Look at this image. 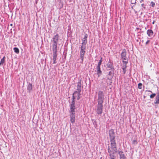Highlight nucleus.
<instances>
[{
  "mask_svg": "<svg viewBox=\"0 0 159 159\" xmlns=\"http://www.w3.org/2000/svg\"><path fill=\"white\" fill-rule=\"evenodd\" d=\"M58 34L55 35L51 40V48L52 52L53 64L57 63L56 60L57 58V44L59 40Z\"/></svg>",
  "mask_w": 159,
  "mask_h": 159,
  "instance_id": "obj_1",
  "label": "nucleus"
},
{
  "mask_svg": "<svg viewBox=\"0 0 159 159\" xmlns=\"http://www.w3.org/2000/svg\"><path fill=\"white\" fill-rule=\"evenodd\" d=\"M110 142V144L108 146L107 148L108 152L109 154L111 153L114 154L115 153L117 152L116 141H112Z\"/></svg>",
  "mask_w": 159,
  "mask_h": 159,
  "instance_id": "obj_2",
  "label": "nucleus"
},
{
  "mask_svg": "<svg viewBox=\"0 0 159 159\" xmlns=\"http://www.w3.org/2000/svg\"><path fill=\"white\" fill-rule=\"evenodd\" d=\"M104 97V95L103 92L101 91H99L98 93V103L103 104Z\"/></svg>",
  "mask_w": 159,
  "mask_h": 159,
  "instance_id": "obj_3",
  "label": "nucleus"
},
{
  "mask_svg": "<svg viewBox=\"0 0 159 159\" xmlns=\"http://www.w3.org/2000/svg\"><path fill=\"white\" fill-rule=\"evenodd\" d=\"M86 46H81L80 51V58L81 59L80 63H83L84 59V55L85 52Z\"/></svg>",
  "mask_w": 159,
  "mask_h": 159,
  "instance_id": "obj_4",
  "label": "nucleus"
},
{
  "mask_svg": "<svg viewBox=\"0 0 159 159\" xmlns=\"http://www.w3.org/2000/svg\"><path fill=\"white\" fill-rule=\"evenodd\" d=\"M103 108V104L98 103L96 110L97 113L99 115H101L102 113Z\"/></svg>",
  "mask_w": 159,
  "mask_h": 159,
  "instance_id": "obj_5",
  "label": "nucleus"
},
{
  "mask_svg": "<svg viewBox=\"0 0 159 159\" xmlns=\"http://www.w3.org/2000/svg\"><path fill=\"white\" fill-rule=\"evenodd\" d=\"M109 134L110 137V139L111 141H115V132L112 129L109 130Z\"/></svg>",
  "mask_w": 159,
  "mask_h": 159,
  "instance_id": "obj_6",
  "label": "nucleus"
},
{
  "mask_svg": "<svg viewBox=\"0 0 159 159\" xmlns=\"http://www.w3.org/2000/svg\"><path fill=\"white\" fill-rule=\"evenodd\" d=\"M126 55V53L125 49H123L122 52L120 54L121 58L123 61H128V58Z\"/></svg>",
  "mask_w": 159,
  "mask_h": 159,
  "instance_id": "obj_7",
  "label": "nucleus"
},
{
  "mask_svg": "<svg viewBox=\"0 0 159 159\" xmlns=\"http://www.w3.org/2000/svg\"><path fill=\"white\" fill-rule=\"evenodd\" d=\"M80 92H79L78 91H75L73 94L72 98L75 99L77 97V100H78L80 98Z\"/></svg>",
  "mask_w": 159,
  "mask_h": 159,
  "instance_id": "obj_8",
  "label": "nucleus"
},
{
  "mask_svg": "<svg viewBox=\"0 0 159 159\" xmlns=\"http://www.w3.org/2000/svg\"><path fill=\"white\" fill-rule=\"evenodd\" d=\"M106 65L107 68L108 69V70H111L113 72L114 68L113 64L111 62L109 61L107 63Z\"/></svg>",
  "mask_w": 159,
  "mask_h": 159,
  "instance_id": "obj_9",
  "label": "nucleus"
},
{
  "mask_svg": "<svg viewBox=\"0 0 159 159\" xmlns=\"http://www.w3.org/2000/svg\"><path fill=\"white\" fill-rule=\"evenodd\" d=\"M70 121L72 123H74L75 121V113H70Z\"/></svg>",
  "mask_w": 159,
  "mask_h": 159,
  "instance_id": "obj_10",
  "label": "nucleus"
},
{
  "mask_svg": "<svg viewBox=\"0 0 159 159\" xmlns=\"http://www.w3.org/2000/svg\"><path fill=\"white\" fill-rule=\"evenodd\" d=\"M118 154L120 155V159H126V157L124 154L123 152L121 151L118 152Z\"/></svg>",
  "mask_w": 159,
  "mask_h": 159,
  "instance_id": "obj_11",
  "label": "nucleus"
},
{
  "mask_svg": "<svg viewBox=\"0 0 159 159\" xmlns=\"http://www.w3.org/2000/svg\"><path fill=\"white\" fill-rule=\"evenodd\" d=\"M97 74L98 75V77L100 76L102 74V71L101 70L100 67L97 66Z\"/></svg>",
  "mask_w": 159,
  "mask_h": 159,
  "instance_id": "obj_12",
  "label": "nucleus"
},
{
  "mask_svg": "<svg viewBox=\"0 0 159 159\" xmlns=\"http://www.w3.org/2000/svg\"><path fill=\"white\" fill-rule=\"evenodd\" d=\"M81 81L80 80L77 83V90L79 92L81 91Z\"/></svg>",
  "mask_w": 159,
  "mask_h": 159,
  "instance_id": "obj_13",
  "label": "nucleus"
},
{
  "mask_svg": "<svg viewBox=\"0 0 159 159\" xmlns=\"http://www.w3.org/2000/svg\"><path fill=\"white\" fill-rule=\"evenodd\" d=\"M154 103L155 104H159V92H158L157 93V95L155 98Z\"/></svg>",
  "mask_w": 159,
  "mask_h": 159,
  "instance_id": "obj_14",
  "label": "nucleus"
},
{
  "mask_svg": "<svg viewBox=\"0 0 159 159\" xmlns=\"http://www.w3.org/2000/svg\"><path fill=\"white\" fill-rule=\"evenodd\" d=\"M147 34L149 36L151 37L153 35V32L151 30H148L147 31Z\"/></svg>",
  "mask_w": 159,
  "mask_h": 159,
  "instance_id": "obj_15",
  "label": "nucleus"
},
{
  "mask_svg": "<svg viewBox=\"0 0 159 159\" xmlns=\"http://www.w3.org/2000/svg\"><path fill=\"white\" fill-rule=\"evenodd\" d=\"M75 105H70V113H75Z\"/></svg>",
  "mask_w": 159,
  "mask_h": 159,
  "instance_id": "obj_16",
  "label": "nucleus"
},
{
  "mask_svg": "<svg viewBox=\"0 0 159 159\" xmlns=\"http://www.w3.org/2000/svg\"><path fill=\"white\" fill-rule=\"evenodd\" d=\"M27 89L29 93L32 91V85L31 84L29 83L27 87Z\"/></svg>",
  "mask_w": 159,
  "mask_h": 159,
  "instance_id": "obj_17",
  "label": "nucleus"
},
{
  "mask_svg": "<svg viewBox=\"0 0 159 159\" xmlns=\"http://www.w3.org/2000/svg\"><path fill=\"white\" fill-rule=\"evenodd\" d=\"M122 62H123V64L122 68H126V65L128 63V61H122Z\"/></svg>",
  "mask_w": 159,
  "mask_h": 159,
  "instance_id": "obj_18",
  "label": "nucleus"
},
{
  "mask_svg": "<svg viewBox=\"0 0 159 159\" xmlns=\"http://www.w3.org/2000/svg\"><path fill=\"white\" fill-rule=\"evenodd\" d=\"M109 159H116V157L114 155V154H109Z\"/></svg>",
  "mask_w": 159,
  "mask_h": 159,
  "instance_id": "obj_19",
  "label": "nucleus"
},
{
  "mask_svg": "<svg viewBox=\"0 0 159 159\" xmlns=\"http://www.w3.org/2000/svg\"><path fill=\"white\" fill-rule=\"evenodd\" d=\"M87 43V39H82V46H86V45Z\"/></svg>",
  "mask_w": 159,
  "mask_h": 159,
  "instance_id": "obj_20",
  "label": "nucleus"
},
{
  "mask_svg": "<svg viewBox=\"0 0 159 159\" xmlns=\"http://www.w3.org/2000/svg\"><path fill=\"white\" fill-rule=\"evenodd\" d=\"M14 52L17 54H18L19 52V49L16 47H15L13 48Z\"/></svg>",
  "mask_w": 159,
  "mask_h": 159,
  "instance_id": "obj_21",
  "label": "nucleus"
},
{
  "mask_svg": "<svg viewBox=\"0 0 159 159\" xmlns=\"http://www.w3.org/2000/svg\"><path fill=\"white\" fill-rule=\"evenodd\" d=\"M6 57L5 56H4L1 59L0 61L1 63H2V64L5 63V59Z\"/></svg>",
  "mask_w": 159,
  "mask_h": 159,
  "instance_id": "obj_22",
  "label": "nucleus"
},
{
  "mask_svg": "<svg viewBox=\"0 0 159 159\" xmlns=\"http://www.w3.org/2000/svg\"><path fill=\"white\" fill-rule=\"evenodd\" d=\"M102 58H101V59L99 60L98 63V66H100H100L102 64Z\"/></svg>",
  "mask_w": 159,
  "mask_h": 159,
  "instance_id": "obj_23",
  "label": "nucleus"
},
{
  "mask_svg": "<svg viewBox=\"0 0 159 159\" xmlns=\"http://www.w3.org/2000/svg\"><path fill=\"white\" fill-rule=\"evenodd\" d=\"M142 84L139 83L138 84V88L139 89H141L142 88Z\"/></svg>",
  "mask_w": 159,
  "mask_h": 159,
  "instance_id": "obj_24",
  "label": "nucleus"
},
{
  "mask_svg": "<svg viewBox=\"0 0 159 159\" xmlns=\"http://www.w3.org/2000/svg\"><path fill=\"white\" fill-rule=\"evenodd\" d=\"M155 5V3L153 2H151L150 5V6L154 7Z\"/></svg>",
  "mask_w": 159,
  "mask_h": 159,
  "instance_id": "obj_25",
  "label": "nucleus"
},
{
  "mask_svg": "<svg viewBox=\"0 0 159 159\" xmlns=\"http://www.w3.org/2000/svg\"><path fill=\"white\" fill-rule=\"evenodd\" d=\"M73 98V100L71 103V104L70 105H75V98Z\"/></svg>",
  "mask_w": 159,
  "mask_h": 159,
  "instance_id": "obj_26",
  "label": "nucleus"
},
{
  "mask_svg": "<svg viewBox=\"0 0 159 159\" xmlns=\"http://www.w3.org/2000/svg\"><path fill=\"white\" fill-rule=\"evenodd\" d=\"M156 95V94L155 93H153L152 94L150 95V98H154V97Z\"/></svg>",
  "mask_w": 159,
  "mask_h": 159,
  "instance_id": "obj_27",
  "label": "nucleus"
},
{
  "mask_svg": "<svg viewBox=\"0 0 159 159\" xmlns=\"http://www.w3.org/2000/svg\"><path fill=\"white\" fill-rule=\"evenodd\" d=\"M122 69L123 70L124 74H125L126 71V68H122Z\"/></svg>",
  "mask_w": 159,
  "mask_h": 159,
  "instance_id": "obj_28",
  "label": "nucleus"
},
{
  "mask_svg": "<svg viewBox=\"0 0 159 159\" xmlns=\"http://www.w3.org/2000/svg\"><path fill=\"white\" fill-rule=\"evenodd\" d=\"M88 37V34H86L84 36V38L83 39H87Z\"/></svg>",
  "mask_w": 159,
  "mask_h": 159,
  "instance_id": "obj_29",
  "label": "nucleus"
},
{
  "mask_svg": "<svg viewBox=\"0 0 159 159\" xmlns=\"http://www.w3.org/2000/svg\"><path fill=\"white\" fill-rule=\"evenodd\" d=\"M132 143L133 144H135V143H137V142H136V140H134L133 141H132Z\"/></svg>",
  "mask_w": 159,
  "mask_h": 159,
  "instance_id": "obj_30",
  "label": "nucleus"
},
{
  "mask_svg": "<svg viewBox=\"0 0 159 159\" xmlns=\"http://www.w3.org/2000/svg\"><path fill=\"white\" fill-rule=\"evenodd\" d=\"M112 72L111 71H110L108 73V75H111L112 74Z\"/></svg>",
  "mask_w": 159,
  "mask_h": 159,
  "instance_id": "obj_31",
  "label": "nucleus"
},
{
  "mask_svg": "<svg viewBox=\"0 0 159 159\" xmlns=\"http://www.w3.org/2000/svg\"><path fill=\"white\" fill-rule=\"evenodd\" d=\"M144 4H142L141 5L143 7L144 9H146V7H144Z\"/></svg>",
  "mask_w": 159,
  "mask_h": 159,
  "instance_id": "obj_32",
  "label": "nucleus"
},
{
  "mask_svg": "<svg viewBox=\"0 0 159 159\" xmlns=\"http://www.w3.org/2000/svg\"><path fill=\"white\" fill-rule=\"evenodd\" d=\"M150 42V40H148L146 42V44H147Z\"/></svg>",
  "mask_w": 159,
  "mask_h": 159,
  "instance_id": "obj_33",
  "label": "nucleus"
},
{
  "mask_svg": "<svg viewBox=\"0 0 159 159\" xmlns=\"http://www.w3.org/2000/svg\"><path fill=\"white\" fill-rule=\"evenodd\" d=\"M148 92H150L152 93V92L151 91H150V90H148Z\"/></svg>",
  "mask_w": 159,
  "mask_h": 159,
  "instance_id": "obj_34",
  "label": "nucleus"
},
{
  "mask_svg": "<svg viewBox=\"0 0 159 159\" xmlns=\"http://www.w3.org/2000/svg\"><path fill=\"white\" fill-rule=\"evenodd\" d=\"M10 25H11V26H12V25H13V24H10Z\"/></svg>",
  "mask_w": 159,
  "mask_h": 159,
  "instance_id": "obj_35",
  "label": "nucleus"
},
{
  "mask_svg": "<svg viewBox=\"0 0 159 159\" xmlns=\"http://www.w3.org/2000/svg\"><path fill=\"white\" fill-rule=\"evenodd\" d=\"M154 21L152 23V24H154Z\"/></svg>",
  "mask_w": 159,
  "mask_h": 159,
  "instance_id": "obj_36",
  "label": "nucleus"
},
{
  "mask_svg": "<svg viewBox=\"0 0 159 159\" xmlns=\"http://www.w3.org/2000/svg\"><path fill=\"white\" fill-rule=\"evenodd\" d=\"M1 65H3L2 63H1V62H0V66Z\"/></svg>",
  "mask_w": 159,
  "mask_h": 159,
  "instance_id": "obj_37",
  "label": "nucleus"
},
{
  "mask_svg": "<svg viewBox=\"0 0 159 159\" xmlns=\"http://www.w3.org/2000/svg\"><path fill=\"white\" fill-rule=\"evenodd\" d=\"M136 29H137V30H138V29H139V28H136Z\"/></svg>",
  "mask_w": 159,
  "mask_h": 159,
  "instance_id": "obj_38",
  "label": "nucleus"
}]
</instances>
